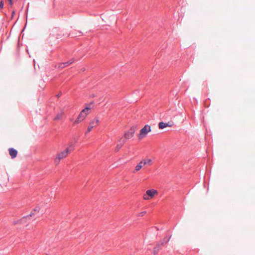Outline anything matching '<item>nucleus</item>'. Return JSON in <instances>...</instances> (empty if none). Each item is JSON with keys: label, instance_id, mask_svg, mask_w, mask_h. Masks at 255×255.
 I'll return each mask as SVG.
<instances>
[{"label": "nucleus", "instance_id": "nucleus-1", "mask_svg": "<svg viewBox=\"0 0 255 255\" xmlns=\"http://www.w3.org/2000/svg\"><path fill=\"white\" fill-rule=\"evenodd\" d=\"M74 149V145L73 144H71L69 145V146L65 150L63 151H61L59 154H58L57 156L54 159V162L56 164H59L61 159L66 157L69 153L73 151Z\"/></svg>", "mask_w": 255, "mask_h": 255}, {"label": "nucleus", "instance_id": "nucleus-2", "mask_svg": "<svg viewBox=\"0 0 255 255\" xmlns=\"http://www.w3.org/2000/svg\"><path fill=\"white\" fill-rule=\"evenodd\" d=\"M90 110V108L86 107L85 109L82 110L76 120L74 122L73 124L74 125L81 123L83 121L87 115L89 114V111Z\"/></svg>", "mask_w": 255, "mask_h": 255}, {"label": "nucleus", "instance_id": "nucleus-3", "mask_svg": "<svg viewBox=\"0 0 255 255\" xmlns=\"http://www.w3.org/2000/svg\"><path fill=\"white\" fill-rule=\"evenodd\" d=\"M137 129L136 126H132L129 130L126 131L124 133V137L123 138V139H125L126 140L127 139L131 138L134 135L135 131H136Z\"/></svg>", "mask_w": 255, "mask_h": 255}, {"label": "nucleus", "instance_id": "nucleus-4", "mask_svg": "<svg viewBox=\"0 0 255 255\" xmlns=\"http://www.w3.org/2000/svg\"><path fill=\"white\" fill-rule=\"evenodd\" d=\"M151 131L150 126L146 125L143 128H142L140 130L139 133L138 134V137L139 139H142L144 137H145L147 133Z\"/></svg>", "mask_w": 255, "mask_h": 255}, {"label": "nucleus", "instance_id": "nucleus-5", "mask_svg": "<svg viewBox=\"0 0 255 255\" xmlns=\"http://www.w3.org/2000/svg\"><path fill=\"white\" fill-rule=\"evenodd\" d=\"M99 120L98 119H95L90 122L89 125L88 127L87 130L85 132V134L90 132L92 128L97 126L99 124Z\"/></svg>", "mask_w": 255, "mask_h": 255}, {"label": "nucleus", "instance_id": "nucleus-6", "mask_svg": "<svg viewBox=\"0 0 255 255\" xmlns=\"http://www.w3.org/2000/svg\"><path fill=\"white\" fill-rule=\"evenodd\" d=\"M34 213L32 212L29 215H27V216H24L22 217V218L19 219V220H17L16 221H14L13 222V225H16V224H21V223H25L26 222V220L27 218H29L30 217H31L32 216L34 215Z\"/></svg>", "mask_w": 255, "mask_h": 255}, {"label": "nucleus", "instance_id": "nucleus-7", "mask_svg": "<svg viewBox=\"0 0 255 255\" xmlns=\"http://www.w3.org/2000/svg\"><path fill=\"white\" fill-rule=\"evenodd\" d=\"M9 154L10 155L11 158H15L17 154V151L16 149L13 148H10L8 149Z\"/></svg>", "mask_w": 255, "mask_h": 255}, {"label": "nucleus", "instance_id": "nucleus-8", "mask_svg": "<svg viewBox=\"0 0 255 255\" xmlns=\"http://www.w3.org/2000/svg\"><path fill=\"white\" fill-rule=\"evenodd\" d=\"M120 143L118 144L115 149V151L116 152H118L123 146L124 144L126 142L125 139H123V138H121V139L120 140Z\"/></svg>", "mask_w": 255, "mask_h": 255}, {"label": "nucleus", "instance_id": "nucleus-9", "mask_svg": "<svg viewBox=\"0 0 255 255\" xmlns=\"http://www.w3.org/2000/svg\"><path fill=\"white\" fill-rule=\"evenodd\" d=\"M163 246V243H158L156 244V246L153 249V253L154 255L156 254L158 251L161 249V247Z\"/></svg>", "mask_w": 255, "mask_h": 255}, {"label": "nucleus", "instance_id": "nucleus-10", "mask_svg": "<svg viewBox=\"0 0 255 255\" xmlns=\"http://www.w3.org/2000/svg\"><path fill=\"white\" fill-rule=\"evenodd\" d=\"M146 193L150 197V198H152L155 194H157V191L154 189H150L147 190L146 191Z\"/></svg>", "mask_w": 255, "mask_h": 255}, {"label": "nucleus", "instance_id": "nucleus-11", "mask_svg": "<svg viewBox=\"0 0 255 255\" xmlns=\"http://www.w3.org/2000/svg\"><path fill=\"white\" fill-rule=\"evenodd\" d=\"M145 165V162L140 161L139 163L135 166V170L136 171H139L143 166Z\"/></svg>", "mask_w": 255, "mask_h": 255}, {"label": "nucleus", "instance_id": "nucleus-12", "mask_svg": "<svg viewBox=\"0 0 255 255\" xmlns=\"http://www.w3.org/2000/svg\"><path fill=\"white\" fill-rule=\"evenodd\" d=\"M170 127L171 126H169L168 123H165L163 122H160L158 124V127L160 129H163L164 128L167 127Z\"/></svg>", "mask_w": 255, "mask_h": 255}, {"label": "nucleus", "instance_id": "nucleus-13", "mask_svg": "<svg viewBox=\"0 0 255 255\" xmlns=\"http://www.w3.org/2000/svg\"><path fill=\"white\" fill-rule=\"evenodd\" d=\"M64 115L63 112H61L60 113H58L56 116L54 118V121L59 120L62 119L63 116Z\"/></svg>", "mask_w": 255, "mask_h": 255}, {"label": "nucleus", "instance_id": "nucleus-14", "mask_svg": "<svg viewBox=\"0 0 255 255\" xmlns=\"http://www.w3.org/2000/svg\"><path fill=\"white\" fill-rule=\"evenodd\" d=\"M69 66V63L68 61L65 62L61 63L59 65V67L60 68H64L67 66Z\"/></svg>", "mask_w": 255, "mask_h": 255}, {"label": "nucleus", "instance_id": "nucleus-15", "mask_svg": "<svg viewBox=\"0 0 255 255\" xmlns=\"http://www.w3.org/2000/svg\"><path fill=\"white\" fill-rule=\"evenodd\" d=\"M143 162H145V165L148 164L149 165H151L152 163V161L151 159H143L142 160Z\"/></svg>", "mask_w": 255, "mask_h": 255}, {"label": "nucleus", "instance_id": "nucleus-16", "mask_svg": "<svg viewBox=\"0 0 255 255\" xmlns=\"http://www.w3.org/2000/svg\"><path fill=\"white\" fill-rule=\"evenodd\" d=\"M170 238V237L168 238L167 237H166L163 239V241L160 243H163V245L164 244H166L169 242Z\"/></svg>", "mask_w": 255, "mask_h": 255}, {"label": "nucleus", "instance_id": "nucleus-17", "mask_svg": "<svg viewBox=\"0 0 255 255\" xmlns=\"http://www.w3.org/2000/svg\"><path fill=\"white\" fill-rule=\"evenodd\" d=\"M146 213V212L145 211H142L141 212L137 214V217H142Z\"/></svg>", "mask_w": 255, "mask_h": 255}, {"label": "nucleus", "instance_id": "nucleus-18", "mask_svg": "<svg viewBox=\"0 0 255 255\" xmlns=\"http://www.w3.org/2000/svg\"><path fill=\"white\" fill-rule=\"evenodd\" d=\"M143 198L144 200H149L150 198L149 196H148V195L146 193L145 194H144L143 196Z\"/></svg>", "mask_w": 255, "mask_h": 255}, {"label": "nucleus", "instance_id": "nucleus-19", "mask_svg": "<svg viewBox=\"0 0 255 255\" xmlns=\"http://www.w3.org/2000/svg\"><path fill=\"white\" fill-rule=\"evenodd\" d=\"M3 0H0V8L1 9L3 7Z\"/></svg>", "mask_w": 255, "mask_h": 255}, {"label": "nucleus", "instance_id": "nucleus-20", "mask_svg": "<svg viewBox=\"0 0 255 255\" xmlns=\"http://www.w3.org/2000/svg\"><path fill=\"white\" fill-rule=\"evenodd\" d=\"M74 61H75L74 58H72V59H70L69 60H68V62L69 63V65H70V64L73 63L74 62Z\"/></svg>", "mask_w": 255, "mask_h": 255}, {"label": "nucleus", "instance_id": "nucleus-21", "mask_svg": "<svg viewBox=\"0 0 255 255\" xmlns=\"http://www.w3.org/2000/svg\"><path fill=\"white\" fill-rule=\"evenodd\" d=\"M9 4L11 6L12 5V0H8Z\"/></svg>", "mask_w": 255, "mask_h": 255}, {"label": "nucleus", "instance_id": "nucleus-22", "mask_svg": "<svg viewBox=\"0 0 255 255\" xmlns=\"http://www.w3.org/2000/svg\"><path fill=\"white\" fill-rule=\"evenodd\" d=\"M39 210V208H35L33 211H38Z\"/></svg>", "mask_w": 255, "mask_h": 255}, {"label": "nucleus", "instance_id": "nucleus-23", "mask_svg": "<svg viewBox=\"0 0 255 255\" xmlns=\"http://www.w3.org/2000/svg\"><path fill=\"white\" fill-rule=\"evenodd\" d=\"M61 34H58V36H57V38H60V37H61Z\"/></svg>", "mask_w": 255, "mask_h": 255}, {"label": "nucleus", "instance_id": "nucleus-24", "mask_svg": "<svg viewBox=\"0 0 255 255\" xmlns=\"http://www.w3.org/2000/svg\"><path fill=\"white\" fill-rule=\"evenodd\" d=\"M61 94H59L57 95V97H59L60 95H61Z\"/></svg>", "mask_w": 255, "mask_h": 255}, {"label": "nucleus", "instance_id": "nucleus-25", "mask_svg": "<svg viewBox=\"0 0 255 255\" xmlns=\"http://www.w3.org/2000/svg\"><path fill=\"white\" fill-rule=\"evenodd\" d=\"M45 255H48V254H45Z\"/></svg>", "mask_w": 255, "mask_h": 255}]
</instances>
